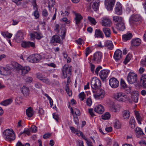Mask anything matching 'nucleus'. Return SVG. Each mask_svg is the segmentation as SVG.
Listing matches in <instances>:
<instances>
[{"label": "nucleus", "mask_w": 146, "mask_h": 146, "mask_svg": "<svg viewBox=\"0 0 146 146\" xmlns=\"http://www.w3.org/2000/svg\"><path fill=\"white\" fill-rule=\"evenodd\" d=\"M113 96L116 100L120 103H125L128 99V96L126 94L121 92L115 93Z\"/></svg>", "instance_id": "obj_1"}, {"label": "nucleus", "mask_w": 146, "mask_h": 146, "mask_svg": "<svg viewBox=\"0 0 146 146\" xmlns=\"http://www.w3.org/2000/svg\"><path fill=\"white\" fill-rule=\"evenodd\" d=\"M10 129H7L3 133V136L5 139L8 141L14 140L15 138V135L14 131Z\"/></svg>", "instance_id": "obj_2"}, {"label": "nucleus", "mask_w": 146, "mask_h": 146, "mask_svg": "<svg viewBox=\"0 0 146 146\" xmlns=\"http://www.w3.org/2000/svg\"><path fill=\"white\" fill-rule=\"evenodd\" d=\"M13 66V68L16 70H21V75L24 76L27 74L30 70L29 66H26L25 67L22 66L21 64H11Z\"/></svg>", "instance_id": "obj_3"}, {"label": "nucleus", "mask_w": 146, "mask_h": 146, "mask_svg": "<svg viewBox=\"0 0 146 146\" xmlns=\"http://www.w3.org/2000/svg\"><path fill=\"white\" fill-rule=\"evenodd\" d=\"M101 82L100 80L96 77L93 78L91 82L92 88L95 90H97L101 86Z\"/></svg>", "instance_id": "obj_4"}, {"label": "nucleus", "mask_w": 146, "mask_h": 146, "mask_svg": "<svg viewBox=\"0 0 146 146\" xmlns=\"http://www.w3.org/2000/svg\"><path fill=\"white\" fill-rule=\"evenodd\" d=\"M42 59L41 55L38 54H32L27 58V61L32 63L38 62Z\"/></svg>", "instance_id": "obj_5"}, {"label": "nucleus", "mask_w": 146, "mask_h": 146, "mask_svg": "<svg viewBox=\"0 0 146 146\" xmlns=\"http://www.w3.org/2000/svg\"><path fill=\"white\" fill-rule=\"evenodd\" d=\"M127 79L128 82L133 84L137 82V75L133 72H130L128 74Z\"/></svg>", "instance_id": "obj_6"}, {"label": "nucleus", "mask_w": 146, "mask_h": 146, "mask_svg": "<svg viewBox=\"0 0 146 146\" xmlns=\"http://www.w3.org/2000/svg\"><path fill=\"white\" fill-rule=\"evenodd\" d=\"M102 53L100 52H97L95 53L93 55L92 63H98L101 62L102 56Z\"/></svg>", "instance_id": "obj_7"}, {"label": "nucleus", "mask_w": 146, "mask_h": 146, "mask_svg": "<svg viewBox=\"0 0 146 146\" xmlns=\"http://www.w3.org/2000/svg\"><path fill=\"white\" fill-rule=\"evenodd\" d=\"M94 92L96 93L94 94V96L96 99H99L103 98L105 96V93L104 90L100 88L97 90H93Z\"/></svg>", "instance_id": "obj_8"}, {"label": "nucleus", "mask_w": 146, "mask_h": 146, "mask_svg": "<svg viewBox=\"0 0 146 146\" xmlns=\"http://www.w3.org/2000/svg\"><path fill=\"white\" fill-rule=\"evenodd\" d=\"M72 66H69L65 64L63 67L62 70L63 78H66L68 76H70L71 74Z\"/></svg>", "instance_id": "obj_9"}, {"label": "nucleus", "mask_w": 146, "mask_h": 146, "mask_svg": "<svg viewBox=\"0 0 146 146\" xmlns=\"http://www.w3.org/2000/svg\"><path fill=\"white\" fill-rule=\"evenodd\" d=\"M109 84L112 88H115L118 87L119 85V82L116 78L113 77L110 79Z\"/></svg>", "instance_id": "obj_10"}, {"label": "nucleus", "mask_w": 146, "mask_h": 146, "mask_svg": "<svg viewBox=\"0 0 146 146\" xmlns=\"http://www.w3.org/2000/svg\"><path fill=\"white\" fill-rule=\"evenodd\" d=\"M141 16L138 14H134L131 16L129 19V21L130 22L132 21L135 23L137 22L139 23L141 22Z\"/></svg>", "instance_id": "obj_11"}, {"label": "nucleus", "mask_w": 146, "mask_h": 146, "mask_svg": "<svg viewBox=\"0 0 146 146\" xmlns=\"http://www.w3.org/2000/svg\"><path fill=\"white\" fill-rule=\"evenodd\" d=\"M115 2L114 0H105V4L106 8L108 10H112Z\"/></svg>", "instance_id": "obj_12"}, {"label": "nucleus", "mask_w": 146, "mask_h": 146, "mask_svg": "<svg viewBox=\"0 0 146 146\" xmlns=\"http://www.w3.org/2000/svg\"><path fill=\"white\" fill-rule=\"evenodd\" d=\"M110 71L108 70H103L100 72L99 75L101 79L104 80L106 79L108 76Z\"/></svg>", "instance_id": "obj_13"}, {"label": "nucleus", "mask_w": 146, "mask_h": 146, "mask_svg": "<svg viewBox=\"0 0 146 146\" xmlns=\"http://www.w3.org/2000/svg\"><path fill=\"white\" fill-rule=\"evenodd\" d=\"M122 54L121 51L120 49L117 50L115 52L113 58L116 61H118L122 58Z\"/></svg>", "instance_id": "obj_14"}, {"label": "nucleus", "mask_w": 146, "mask_h": 146, "mask_svg": "<svg viewBox=\"0 0 146 146\" xmlns=\"http://www.w3.org/2000/svg\"><path fill=\"white\" fill-rule=\"evenodd\" d=\"M101 23L102 25L105 27H110L111 25V22L108 18L104 17L102 18Z\"/></svg>", "instance_id": "obj_15"}, {"label": "nucleus", "mask_w": 146, "mask_h": 146, "mask_svg": "<svg viewBox=\"0 0 146 146\" xmlns=\"http://www.w3.org/2000/svg\"><path fill=\"white\" fill-rule=\"evenodd\" d=\"M139 84L141 86L144 88H146V74L141 75L140 78Z\"/></svg>", "instance_id": "obj_16"}, {"label": "nucleus", "mask_w": 146, "mask_h": 146, "mask_svg": "<svg viewBox=\"0 0 146 146\" xmlns=\"http://www.w3.org/2000/svg\"><path fill=\"white\" fill-rule=\"evenodd\" d=\"M100 1L99 0L93 1L91 3V9H93L94 11H96L99 7Z\"/></svg>", "instance_id": "obj_17"}, {"label": "nucleus", "mask_w": 146, "mask_h": 146, "mask_svg": "<svg viewBox=\"0 0 146 146\" xmlns=\"http://www.w3.org/2000/svg\"><path fill=\"white\" fill-rule=\"evenodd\" d=\"M83 17L81 15L78 13L75 14V17L74 19L75 23L76 26L78 27L79 25L81 23V20L82 19Z\"/></svg>", "instance_id": "obj_18"}, {"label": "nucleus", "mask_w": 146, "mask_h": 146, "mask_svg": "<svg viewBox=\"0 0 146 146\" xmlns=\"http://www.w3.org/2000/svg\"><path fill=\"white\" fill-rule=\"evenodd\" d=\"M10 68H8L4 67H1V74L4 76H7L10 74L11 73Z\"/></svg>", "instance_id": "obj_19"}, {"label": "nucleus", "mask_w": 146, "mask_h": 146, "mask_svg": "<svg viewBox=\"0 0 146 146\" xmlns=\"http://www.w3.org/2000/svg\"><path fill=\"white\" fill-rule=\"evenodd\" d=\"M94 111L99 114H102L104 111V109L102 106L99 105L96 106L94 109Z\"/></svg>", "instance_id": "obj_20"}, {"label": "nucleus", "mask_w": 146, "mask_h": 146, "mask_svg": "<svg viewBox=\"0 0 146 146\" xmlns=\"http://www.w3.org/2000/svg\"><path fill=\"white\" fill-rule=\"evenodd\" d=\"M102 31L106 37H111V31L110 29L107 27H104L102 29Z\"/></svg>", "instance_id": "obj_21"}, {"label": "nucleus", "mask_w": 146, "mask_h": 146, "mask_svg": "<svg viewBox=\"0 0 146 146\" xmlns=\"http://www.w3.org/2000/svg\"><path fill=\"white\" fill-rule=\"evenodd\" d=\"M51 42L52 43H61V40L60 36L57 35L53 36L51 40Z\"/></svg>", "instance_id": "obj_22"}, {"label": "nucleus", "mask_w": 146, "mask_h": 146, "mask_svg": "<svg viewBox=\"0 0 146 146\" xmlns=\"http://www.w3.org/2000/svg\"><path fill=\"white\" fill-rule=\"evenodd\" d=\"M21 91L25 96L29 95V89L28 87L26 86H23L21 89Z\"/></svg>", "instance_id": "obj_23"}, {"label": "nucleus", "mask_w": 146, "mask_h": 146, "mask_svg": "<svg viewBox=\"0 0 146 146\" xmlns=\"http://www.w3.org/2000/svg\"><path fill=\"white\" fill-rule=\"evenodd\" d=\"M139 94L137 92H133L131 93V99L135 103H137L138 100Z\"/></svg>", "instance_id": "obj_24"}, {"label": "nucleus", "mask_w": 146, "mask_h": 146, "mask_svg": "<svg viewBox=\"0 0 146 146\" xmlns=\"http://www.w3.org/2000/svg\"><path fill=\"white\" fill-rule=\"evenodd\" d=\"M105 46L107 47L109 50H111L113 48V45L112 41L110 40H107L104 42Z\"/></svg>", "instance_id": "obj_25"}, {"label": "nucleus", "mask_w": 146, "mask_h": 146, "mask_svg": "<svg viewBox=\"0 0 146 146\" xmlns=\"http://www.w3.org/2000/svg\"><path fill=\"white\" fill-rule=\"evenodd\" d=\"M95 37L97 38H102L104 37V35L102 31L99 29H97L95 30L94 35Z\"/></svg>", "instance_id": "obj_26"}, {"label": "nucleus", "mask_w": 146, "mask_h": 146, "mask_svg": "<svg viewBox=\"0 0 146 146\" xmlns=\"http://www.w3.org/2000/svg\"><path fill=\"white\" fill-rule=\"evenodd\" d=\"M115 13L117 15H120L122 13L121 6L119 3L116 5L115 6Z\"/></svg>", "instance_id": "obj_27"}, {"label": "nucleus", "mask_w": 146, "mask_h": 146, "mask_svg": "<svg viewBox=\"0 0 146 146\" xmlns=\"http://www.w3.org/2000/svg\"><path fill=\"white\" fill-rule=\"evenodd\" d=\"M132 37V35L131 33H127L123 35L122 36V38L123 41L130 40Z\"/></svg>", "instance_id": "obj_28"}, {"label": "nucleus", "mask_w": 146, "mask_h": 146, "mask_svg": "<svg viewBox=\"0 0 146 146\" xmlns=\"http://www.w3.org/2000/svg\"><path fill=\"white\" fill-rule=\"evenodd\" d=\"M116 25L117 29L119 30L123 31L125 29L124 22L117 23Z\"/></svg>", "instance_id": "obj_29"}, {"label": "nucleus", "mask_w": 146, "mask_h": 146, "mask_svg": "<svg viewBox=\"0 0 146 146\" xmlns=\"http://www.w3.org/2000/svg\"><path fill=\"white\" fill-rule=\"evenodd\" d=\"M122 115L124 119H127L130 117V112L128 110H124L122 112Z\"/></svg>", "instance_id": "obj_30"}, {"label": "nucleus", "mask_w": 146, "mask_h": 146, "mask_svg": "<svg viewBox=\"0 0 146 146\" xmlns=\"http://www.w3.org/2000/svg\"><path fill=\"white\" fill-rule=\"evenodd\" d=\"M141 42V40L139 38L134 39L131 41V45L132 46H138L140 44Z\"/></svg>", "instance_id": "obj_31"}, {"label": "nucleus", "mask_w": 146, "mask_h": 146, "mask_svg": "<svg viewBox=\"0 0 146 146\" xmlns=\"http://www.w3.org/2000/svg\"><path fill=\"white\" fill-rule=\"evenodd\" d=\"M27 115L29 117H31L33 115L34 112L31 107H29L26 110Z\"/></svg>", "instance_id": "obj_32"}, {"label": "nucleus", "mask_w": 146, "mask_h": 146, "mask_svg": "<svg viewBox=\"0 0 146 146\" xmlns=\"http://www.w3.org/2000/svg\"><path fill=\"white\" fill-rule=\"evenodd\" d=\"M135 133L136 134L137 137H138L139 135H143L144 134L142 129L139 127H137L135 129Z\"/></svg>", "instance_id": "obj_33"}, {"label": "nucleus", "mask_w": 146, "mask_h": 146, "mask_svg": "<svg viewBox=\"0 0 146 146\" xmlns=\"http://www.w3.org/2000/svg\"><path fill=\"white\" fill-rule=\"evenodd\" d=\"M24 34L21 31L18 32L17 34L16 39L18 40H22L24 38Z\"/></svg>", "instance_id": "obj_34"}, {"label": "nucleus", "mask_w": 146, "mask_h": 146, "mask_svg": "<svg viewBox=\"0 0 146 146\" xmlns=\"http://www.w3.org/2000/svg\"><path fill=\"white\" fill-rule=\"evenodd\" d=\"M113 21L115 22L118 23L123 22L122 18L121 17L114 16L113 17Z\"/></svg>", "instance_id": "obj_35"}, {"label": "nucleus", "mask_w": 146, "mask_h": 146, "mask_svg": "<svg viewBox=\"0 0 146 146\" xmlns=\"http://www.w3.org/2000/svg\"><path fill=\"white\" fill-rule=\"evenodd\" d=\"M135 121L134 117H131L129 121V126L131 128L133 129L135 127Z\"/></svg>", "instance_id": "obj_36"}, {"label": "nucleus", "mask_w": 146, "mask_h": 146, "mask_svg": "<svg viewBox=\"0 0 146 146\" xmlns=\"http://www.w3.org/2000/svg\"><path fill=\"white\" fill-rule=\"evenodd\" d=\"M12 102V99H9L2 102L1 103V104L4 106H6L11 104Z\"/></svg>", "instance_id": "obj_37"}, {"label": "nucleus", "mask_w": 146, "mask_h": 146, "mask_svg": "<svg viewBox=\"0 0 146 146\" xmlns=\"http://www.w3.org/2000/svg\"><path fill=\"white\" fill-rule=\"evenodd\" d=\"M135 115L136 117V119L138 121V123L139 124H141V121L142 118L140 115L137 111L135 112Z\"/></svg>", "instance_id": "obj_38"}, {"label": "nucleus", "mask_w": 146, "mask_h": 146, "mask_svg": "<svg viewBox=\"0 0 146 146\" xmlns=\"http://www.w3.org/2000/svg\"><path fill=\"white\" fill-rule=\"evenodd\" d=\"M22 98L20 96H17L15 99V103L16 104L19 105L22 102Z\"/></svg>", "instance_id": "obj_39"}, {"label": "nucleus", "mask_w": 146, "mask_h": 146, "mask_svg": "<svg viewBox=\"0 0 146 146\" xmlns=\"http://www.w3.org/2000/svg\"><path fill=\"white\" fill-rule=\"evenodd\" d=\"M110 117V115L108 112H106L104 115H102V118L104 120H107L109 119Z\"/></svg>", "instance_id": "obj_40"}, {"label": "nucleus", "mask_w": 146, "mask_h": 146, "mask_svg": "<svg viewBox=\"0 0 146 146\" xmlns=\"http://www.w3.org/2000/svg\"><path fill=\"white\" fill-rule=\"evenodd\" d=\"M131 54H128L125 58V60L123 61V63L124 64H126L127 63L131 60Z\"/></svg>", "instance_id": "obj_41"}, {"label": "nucleus", "mask_w": 146, "mask_h": 146, "mask_svg": "<svg viewBox=\"0 0 146 146\" xmlns=\"http://www.w3.org/2000/svg\"><path fill=\"white\" fill-rule=\"evenodd\" d=\"M88 19L92 25H95L96 24V22L93 18L88 16Z\"/></svg>", "instance_id": "obj_42"}, {"label": "nucleus", "mask_w": 146, "mask_h": 146, "mask_svg": "<svg viewBox=\"0 0 146 146\" xmlns=\"http://www.w3.org/2000/svg\"><path fill=\"white\" fill-rule=\"evenodd\" d=\"M42 82L45 84L49 85L51 84V82L50 80L47 78L45 77L42 80Z\"/></svg>", "instance_id": "obj_43"}, {"label": "nucleus", "mask_w": 146, "mask_h": 146, "mask_svg": "<svg viewBox=\"0 0 146 146\" xmlns=\"http://www.w3.org/2000/svg\"><path fill=\"white\" fill-rule=\"evenodd\" d=\"M54 0H50L48 2V7L49 8V10H50L51 8H52L54 6Z\"/></svg>", "instance_id": "obj_44"}, {"label": "nucleus", "mask_w": 146, "mask_h": 146, "mask_svg": "<svg viewBox=\"0 0 146 146\" xmlns=\"http://www.w3.org/2000/svg\"><path fill=\"white\" fill-rule=\"evenodd\" d=\"M29 45V41H23L21 43V46L25 48H28Z\"/></svg>", "instance_id": "obj_45"}, {"label": "nucleus", "mask_w": 146, "mask_h": 146, "mask_svg": "<svg viewBox=\"0 0 146 146\" xmlns=\"http://www.w3.org/2000/svg\"><path fill=\"white\" fill-rule=\"evenodd\" d=\"M66 91L67 94L69 96H71L72 95V92L71 91H70L69 88L68 87V85L67 84L66 87Z\"/></svg>", "instance_id": "obj_46"}, {"label": "nucleus", "mask_w": 146, "mask_h": 146, "mask_svg": "<svg viewBox=\"0 0 146 146\" xmlns=\"http://www.w3.org/2000/svg\"><path fill=\"white\" fill-rule=\"evenodd\" d=\"M113 126L115 128L117 129H119L121 127V125L119 122L117 121L114 123Z\"/></svg>", "instance_id": "obj_47"}, {"label": "nucleus", "mask_w": 146, "mask_h": 146, "mask_svg": "<svg viewBox=\"0 0 146 146\" xmlns=\"http://www.w3.org/2000/svg\"><path fill=\"white\" fill-rule=\"evenodd\" d=\"M79 98L82 101H83L86 96L84 92H82L80 93L79 95Z\"/></svg>", "instance_id": "obj_48"}, {"label": "nucleus", "mask_w": 146, "mask_h": 146, "mask_svg": "<svg viewBox=\"0 0 146 146\" xmlns=\"http://www.w3.org/2000/svg\"><path fill=\"white\" fill-rule=\"evenodd\" d=\"M85 51L86 57H87L91 52V48L90 47L86 48L85 50Z\"/></svg>", "instance_id": "obj_49"}, {"label": "nucleus", "mask_w": 146, "mask_h": 146, "mask_svg": "<svg viewBox=\"0 0 146 146\" xmlns=\"http://www.w3.org/2000/svg\"><path fill=\"white\" fill-rule=\"evenodd\" d=\"M25 80L26 82L31 83L33 80L32 77L30 76H27L25 79Z\"/></svg>", "instance_id": "obj_50"}, {"label": "nucleus", "mask_w": 146, "mask_h": 146, "mask_svg": "<svg viewBox=\"0 0 146 146\" xmlns=\"http://www.w3.org/2000/svg\"><path fill=\"white\" fill-rule=\"evenodd\" d=\"M35 38L37 39H40L43 37L41 33H35Z\"/></svg>", "instance_id": "obj_51"}, {"label": "nucleus", "mask_w": 146, "mask_h": 146, "mask_svg": "<svg viewBox=\"0 0 146 146\" xmlns=\"http://www.w3.org/2000/svg\"><path fill=\"white\" fill-rule=\"evenodd\" d=\"M29 48L31 47L33 48H36V46L34 42L30 41H29Z\"/></svg>", "instance_id": "obj_52"}, {"label": "nucleus", "mask_w": 146, "mask_h": 146, "mask_svg": "<svg viewBox=\"0 0 146 146\" xmlns=\"http://www.w3.org/2000/svg\"><path fill=\"white\" fill-rule=\"evenodd\" d=\"M120 85L121 87H122L123 89H125L127 86L124 80H121Z\"/></svg>", "instance_id": "obj_53"}, {"label": "nucleus", "mask_w": 146, "mask_h": 146, "mask_svg": "<svg viewBox=\"0 0 146 146\" xmlns=\"http://www.w3.org/2000/svg\"><path fill=\"white\" fill-rule=\"evenodd\" d=\"M36 77L40 80L42 81V80L45 77L43 76L42 74L38 73L36 74Z\"/></svg>", "instance_id": "obj_54"}, {"label": "nucleus", "mask_w": 146, "mask_h": 146, "mask_svg": "<svg viewBox=\"0 0 146 146\" xmlns=\"http://www.w3.org/2000/svg\"><path fill=\"white\" fill-rule=\"evenodd\" d=\"M88 112L92 117H93L95 116V115L93 112V109H88Z\"/></svg>", "instance_id": "obj_55"}, {"label": "nucleus", "mask_w": 146, "mask_h": 146, "mask_svg": "<svg viewBox=\"0 0 146 146\" xmlns=\"http://www.w3.org/2000/svg\"><path fill=\"white\" fill-rule=\"evenodd\" d=\"M87 105L89 106H90L92 104V102L91 98H88L87 99V100L86 102Z\"/></svg>", "instance_id": "obj_56"}, {"label": "nucleus", "mask_w": 146, "mask_h": 146, "mask_svg": "<svg viewBox=\"0 0 146 146\" xmlns=\"http://www.w3.org/2000/svg\"><path fill=\"white\" fill-rule=\"evenodd\" d=\"M140 146H146V142L143 140H141L139 142Z\"/></svg>", "instance_id": "obj_57"}, {"label": "nucleus", "mask_w": 146, "mask_h": 146, "mask_svg": "<svg viewBox=\"0 0 146 146\" xmlns=\"http://www.w3.org/2000/svg\"><path fill=\"white\" fill-rule=\"evenodd\" d=\"M35 87L38 88H40L42 87L41 84L38 82H36L35 83Z\"/></svg>", "instance_id": "obj_58"}, {"label": "nucleus", "mask_w": 146, "mask_h": 146, "mask_svg": "<svg viewBox=\"0 0 146 146\" xmlns=\"http://www.w3.org/2000/svg\"><path fill=\"white\" fill-rule=\"evenodd\" d=\"M48 14V12L46 9H44L42 11V15L44 17H47Z\"/></svg>", "instance_id": "obj_59"}, {"label": "nucleus", "mask_w": 146, "mask_h": 146, "mask_svg": "<svg viewBox=\"0 0 146 146\" xmlns=\"http://www.w3.org/2000/svg\"><path fill=\"white\" fill-rule=\"evenodd\" d=\"M61 21L67 24H69L70 22V21L69 20H68L67 18L66 17H63L61 19Z\"/></svg>", "instance_id": "obj_60"}, {"label": "nucleus", "mask_w": 146, "mask_h": 146, "mask_svg": "<svg viewBox=\"0 0 146 146\" xmlns=\"http://www.w3.org/2000/svg\"><path fill=\"white\" fill-rule=\"evenodd\" d=\"M31 129L32 131L33 132H36L37 131L36 127L34 125H33L31 127Z\"/></svg>", "instance_id": "obj_61"}, {"label": "nucleus", "mask_w": 146, "mask_h": 146, "mask_svg": "<svg viewBox=\"0 0 146 146\" xmlns=\"http://www.w3.org/2000/svg\"><path fill=\"white\" fill-rule=\"evenodd\" d=\"M33 14L36 19H37L39 17V15L38 10L35 11L33 13Z\"/></svg>", "instance_id": "obj_62"}, {"label": "nucleus", "mask_w": 146, "mask_h": 146, "mask_svg": "<svg viewBox=\"0 0 146 146\" xmlns=\"http://www.w3.org/2000/svg\"><path fill=\"white\" fill-rule=\"evenodd\" d=\"M74 121L75 122V124L78 125L79 124V121H78V117H77V116H74Z\"/></svg>", "instance_id": "obj_63"}, {"label": "nucleus", "mask_w": 146, "mask_h": 146, "mask_svg": "<svg viewBox=\"0 0 146 146\" xmlns=\"http://www.w3.org/2000/svg\"><path fill=\"white\" fill-rule=\"evenodd\" d=\"M22 0H12L13 2L16 3L17 5H19L21 4V1Z\"/></svg>", "instance_id": "obj_64"}]
</instances>
